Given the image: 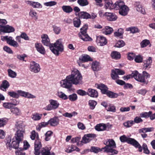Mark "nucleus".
<instances>
[{
  "mask_svg": "<svg viewBox=\"0 0 155 155\" xmlns=\"http://www.w3.org/2000/svg\"><path fill=\"white\" fill-rule=\"evenodd\" d=\"M68 79L72 82L73 84L80 85L83 83V77L80 72L77 69H73L71 74L67 76Z\"/></svg>",
  "mask_w": 155,
  "mask_h": 155,
  "instance_id": "nucleus-1",
  "label": "nucleus"
},
{
  "mask_svg": "<svg viewBox=\"0 0 155 155\" xmlns=\"http://www.w3.org/2000/svg\"><path fill=\"white\" fill-rule=\"evenodd\" d=\"M104 144L106 146L102 148L104 150V152L111 155L117 154L118 152V151L114 149L116 148V146L114 140L112 139H109Z\"/></svg>",
  "mask_w": 155,
  "mask_h": 155,
  "instance_id": "nucleus-2",
  "label": "nucleus"
},
{
  "mask_svg": "<svg viewBox=\"0 0 155 155\" xmlns=\"http://www.w3.org/2000/svg\"><path fill=\"white\" fill-rule=\"evenodd\" d=\"M115 9L119 10V13L122 16L127 15L129 11L128 7L126 5L124 2L119 0L115 3Z\"/></svg>",
  "mask_w": 155,
  "mask_h": 155,
  "instance_id": "nucleus-3",
  "label": "nucleus"
},
{
  "mask_svg": "<svg viewBox=\"0 0 155 155\" xmlns=\"http://www.w3.org/2000/svg\"><path fill=\"white\" fill-rule=\"evenodd\" d=\"M62 40H58L54 44H51L50 48L51 51L57 55L59 54V52H62L64 50V47L62 43Z\"/></svg>",
  "mask_w": 155,
  "mask_h": 155,
  "instance_id": "nucleus-4",
  "label": "nucleus"
},
{
  "mask_svg": "<svg viewBox=\"0 0 155 155\" xmlns=\"http://www.w3.org/2000/svg\"><path fill=\"white\" fill-rule=\"evenodd\" d=\"M17 131L15 134V139L18 142L22 143L23 139V133L24 132V129L21 124H17L16 125Z\"/></svg>",
  "mask_w": 155,
  "mask_h": 155,
  "instance_id": "nucleus-5",
  "label": "nucleus"
},
{
  "mask_svg": "<svg viewBox=\"0 0 155 155\" xmlns=\"http://www.w3.org/2000/svg\"><path fill=\"white\" fill-rule=\"evenodd\" d=\"M87 25L86 24L84 25L81 28V31L78 34V35L80 38L85 41H88L91 40V38L88 36L87 33Z\"/></svg>",
  "mask_w": 155,
  "mask_h": 155,
  "instance_id": "nucleus-6",
  "label": "nucleus"
},
{
  "mask_svg": "<svg viewBox=\"0 0 155 155\" xmlns=\"http://www.w3.org/2000/svg\"><path fill=\"white\" fill-rule=\"evenodd\" d=\"M49 104L44 108V109L47 111L56 110L58 108L60 105L57 101L53 99L49 100Z\"/></svg>",
  "mask_w": 155,
  "mask_h": 155,
  "instance_id": "nucleus-7",
  "label": "nucleus"
},
{
  "mask_svg": "<svg viewBox=\"0 0 155 155\" xmlns=\"http://www.w3.org/2000/svg\"><path fill=\"white\" fill-rule=\"evenodd\" d=\"M11 138L10 137H8L7 138L6 140V145L7 148H9L10 150L13 148L15 149H18L19 145L21 143L20 142H18L16 140H13L12 143L11 144Z\"/></svg>",
  "mask_w": 155,
  "mask_h": 155,
  "instance_id": "nucleus-8",
  "label": "nucleus"
},
{
  "mask_svg": "<svg viewBox=\"0 0 155 155\" xmlns=\"http://www.w3.org/2000/svg\"><path fill=\"white\" fill-rule=\"evenodd\" d=\"M67 76L65 79L61 81L60 82L61 87L63 88L67 89L69 91H71L72 90V84L71 81L69 80Z\"/></svg>",
  "mask_w": 155,
  "mask_h": 155,
  "instance_id": "nucleus-9",
  "label": "nucleus"
},
{
  "mask_svg": "<svg viewBox=\"0 0 155 155\" xmlns=\"http://www.w3.org/2000/svg\"><path fill=\"white\" fill-rule=\"evenodd\" d=\"M41 69L40 65L34 61H31L30 64V70L35 73H37L40 71Z\"/></svg>",
  "mask_w": 155,
  "mask_h": 155,
  "instance_id": "nucleus-10",
  "label": "nucleus"
},
{
  "mask_svg": "<svg viewBox=\"0 0 155 155\" xmlns=\"http://www.w3.org/2000/svg\"><path fill=\"white\" fill-rule=\"evenodd\" d=\"M17 92L19 95L22 97L28 99H34L36 98V96L28 92H25L21 90H18Z\"/></svg>",
  "mask_w": 155,
  "mask_h": 155,
  "instance_id": "nucleus-11",
  "label": "nucleus"
},
{
  "mask_svg": "<svg viewBox=\"0 0 155 155\" xmlns=\"http://www.w3.org/2000/svg\"><path fill=\"white\" fill-rule=\"evenodd\" d=\"M104 16H105L106 19L109 21H114L117 19L116 15L113 13L106 12Z\"/></svg>",
  "mask_w": 155,
  "mask_h": 155,
  "instance_id": "nucleus-12",
  "label": "nucleus"
},
{
  "mask_svg": "<svg viewBox=\"0 0 155 155\" xmlns=\"http://www.w3.org/2000/svg\"><path fill=\"white\" fill-rule=\"evenodd\" d=\"M130 75L131 77L134 78L136 80L140 82L145 81L143 78L141 77V74H139L137 71H133Z\"/></svg>",
  "mask_w": 155,
  "mask_h": 155,
  "instance_id": "nucleus-13",
  "label": "nucleus"
},
{
  "mask_svg": "<svg viewBox=\"0 0 155 155\" xmlns=\"http://www.w3.org/2000/svg\"><path fill=\"white\" fill-rule=\"evenodd\" d=\"M96 137V135L94 134H88L85 135L83 137L81 142L83 143H86L89 142L92 138Z\"/></svg>",
  "mask_w": 155,
  "mask_h": 155,
  "instance_id": "nucleus-14",
  "label": "nucleus"
},
{
  "mask_svg": "<svg viewBox=\"0 0 155 155\" xmlns=\"http://www.w3.org/2000/svg\"><path fill=\"white\" fill-rule=\"evenodd\" d=\"M42 145L40 140H36L35 143V155H39L40 153V149Z\"/></svg>",
  "mask_w": 155,
  "mask_h": 155,
  "instance_id": "nucleus-15",
  "label": "nucleus"
},
{
  "mask_svg": "<svg viewBox=\"0 0 155 155\" xmlns=\"http://www.w3.org/2000/svg\"><path fill=\"white\" fill-rule=\"evenodd\" d=\"M96 42L98 45L103 46L107 43L106 38L104 37L99 36L97 37Z\"/></svg>",
  "mask_w": 155,
  "mask_h": 155,
  "instance_id": "nucleus-16",
  "label": "nucleus"
},
{
  "mask_svg": "<svg viewBox=\"0 0 155 155\" xmlns=\"http://www.w3.org/2000/svg\"><path fill=\"white\" fill-rule=\"evenodd\" d=\"M4 25H3L2 27H0V31L5 33H10L15 31V29L13 27L8 25L6 26Z\"/></svg>",
  "mask_w": 155,
  "mask_h": 155,
  "instance_id": "nucleus-17",
  "label": "nucleus"
},
{
  "mask_svg": "<svg viewBox=\"0 0 155 155\" xmlns=\"http://www.w3.org/2000/svg\"><path fill=\"white\" fill-rule=\"evenodd\" d=\"M35 47L37 51L43 55L45 53L46 51L45 48L41 43H35Z\"/></svg>",
  "mask_w": 155,
  "mask_h": 155,
  "instance_id": "nucleus-18",
  "label": "nucleus"
},
{
  "mask_svg": "<svg viewBox=\"0 0 155 155\" xmlns=\"http://www.w3.org/2000/svg\"><path fill=\"white\" fill-rule=\"evenodd\" d=\"M42 39V42L45 45L50 47L51 45L50 43V40L48 35L46 34H43L41 35Z\"/></svg>",
  "mask_w": 155,
  "mask_h": 155,
  "instance_id": "nucleus-19",
  "label": "nucleus"
},
{
  "mask_svg": "<svg viewBox=\"0 0 155 155\" xmlns=\"http://www.w3.org/2000/svg\"><path fill=\"white\" fill-rule=\"evenodd\" d=\"M25 2L28 5L32 6L35 8H41L42 7V5L37 2H33L30 1H26Z\"/></svg>",
  "mask_w": 155,
  "mask_h": 155,
  "instance_id": "nucleus-20",
  "label": "nucleus"
},
{
  "mask_svg": "<svg viewBox=\"0 0 155 155\" xmlns=\"http://www.w3.org/2000/svg\"><path fill=\"white\" fill-rule=\"evenodd\" d=\"M49 124L52 126H56L59 124V120L57 117H55L50 119L48 121Z\"/></svg>",
  "mask_w": 155,
  "mask_h": 155,
  "instance_id": "nucleus-21",
  "label": "nucleus"
},
{
  "mask_svg": "<svg viewBox=\"0 0 155 155\" xmlns=\"http://www.w3.org/2000/svg\"><path fill=\"white\" fill-rule=\"evenodd\" d=\"M87 94L93 97H97L98 96V93L96 90L89 88L88 89Z\"/></svg>",
  "mask_w": 155,
  "mask_h": 155,
  "instance_id": "nucleus-22",
  "label": "nucleus"
},
{
  "mask_svg": "<svg viewBox=\"0 0 155 155\" xmlns=\"http://www.w3.org/2000/svg\"><path fill=\"white\" fill-rule=\"evenodd\" d=\"M135 7L136 10L139 12H140L143 14H144L145 13V9L143 8L141 5L140 2H136L135 4Z\"/></svg>",
  "mask_w": 155,
  "mask_h": 155,
  "instance_id": "nucleus-23",
  "label": "nucleus"
},
{
  "mask_svg": "<svg viewBox=\"0 0 155 155\" xmlns=\"http://www.w3.org/2000/svg\"><path fill=\"white\" fill-rule=\"evenodd\" d=\"M79 18L88 19L90 18V14L85 12H81L78 13Z\"/></svg>",
  "mask_w": 155,
  "mask_h": 155,
  "instance_id": "nucleus-24",
  "label": "nucleus"
},
{
  "mask_svg": "<svg viewBox=\"0 0 155 155\" xmlns=\"http://www.w3.org/2000/svg\"><path fill=\"white\" fill-rule=\"evenodd\" d=\"M7 43L15 48L19 46L17 42L15 41L13 39V38L11 36H10V38L8 39Z\"/></svg>",
  "mask_w": 155,
  "mask_h": 155,
  "instance_id": "nucleus-25",
  "label": "nucleus"
},
{
  "mask_svg": "<svg viewBox=\"0 0 155 155\" xmlns=\"http://www.w3.org/2000/svg\"><path fill=\"white\" fill-rule=\"evenodd\" d=\"M107 126L105 124L101 123L98 124L95 127V129L98 131H102L106 130Z\"/></svg>",
  "mask_w": 155,
  "mask_h": 155,
  "instance_id": "nucleus-26",
  "label": "nucleus"
},
{
  "mask_svg": "<svg viewBox=\"0 0 155 155\" xmlns=\"http://www.w3.org/2000/svg\"><path fill=\"white\" fill-rule=\"evenodd\" d=\"M110 56L112 59L115 60H118L121 57L120 53L115 51H113L111 53Z\"/></svg>",
  "mask_w": 155,
  "mask_h": 155,
  "instance_id": "nucleus-27",
  "label": "nucleus"
},
{
  "mask_svg": "<svg viewBox=\"0 0 155 155\" xmlns=\"http://www.w3.org/2000/svg\"><path fill=\"white\" fill-rule=\"evenodd\" d=\"M11 112L16 116H19L21 114V111L17 107L12 108L10 110Z\"/></svg>",
  "mask_w": 155,
  "mask_h": 155,
  "instance_id": "nucleus-28",
  "label": "nucleus"
},
{
  "mask_svg": "<svg viewBox=\"0 0 155 155\" xmlns=\"http://www.w3.org/2000/svg\"><path fill=\"white\" fill-rule=\"evenodd\" d=\"M61 8L63 11L67 13H69L73 10L72 8L69 5H63Z\"/></svg>",
  "mask_w": 155,
  "mask_h": 155,
  "instance_id": "nucleus-29",
  "label": "nucleus"
},
{
  "mask_svg": "<svg viewBox=\"0 0 155 155\" xmlns=\"http://www.w3.org/2000/svg\"><path fill=\"white\" fill-rule=\"evenodd\" d=\"M97 87L101 90L102 93L103 94L108 89V88L103 84H97Z\"/></svg>",
  "mask_w": 155,
  "mask_h": 155,
  "instance_id": "nucleus-30",
  "label": "nucleus"
},
{
  "mask_svg": "<svg viewBox=\"0 0 155 155\" xmlns=\"http://www.w3.org/2000/svg\"><path fill=\"white\" fill-rule=\"evenodd\" d=\"M79 60L82 62H85L92 61L91 57L88 55L85 54L81 56L79 58Z\"/></svg>",
  "mask_w": 155,
  "mask_h": 155,
  "instance_id": "nucleus-31",
  "label": "nucleus"
},
{
  "mask_svg": "<svg viewBox=\"0 0 155 155\" xmlns=\"http://www.w3.org/2000/svg\"><path fill=\"white\" fill-rule=\"evenodd\" d=\"M42 116V115L38 113H35L33 114L31 118L32 120L35 121H37L40 120Z\"/></svg>",
  "mask_w": 155,
  "mask_h": 155,
  "instance_id": "nucleus-32",
  "label": "nucleus"
},
{
  "mask_svg": "<svg viewBox=\"0 0 155 155\" xmlns=\"http://www.w3.org/2000/svg\"><path fill=\"white\" fill-rule=\"evenodd\" d=\"M16 102L15 103H12L10 102L4 103L3 104V106L6 108L11 109L13 105H16L18 104V102L17 101H15Z\"/></svg>",
  "mask_w": 155,
  "mask_h": 155,
  "instance_id": "nucleus-33",
  "label": "nucleus"
},
{
  "mask_svg": "<svg viewBox=\"0 0 155 155\" xmlns=\"http://www.w3.org/2000/svg\"><path fill=\"white\" fill-rule=\"evenodd\" d=\"M51 147H45L41 149V155H49L50 153Z\"/></svg>",
  "mask_w": 155,
  "mask_h": 155,
  "instance_id": "nucleus-34",
  "label": "nucleus"
},
{
  "mask_svg": "<svg viewBox=\"0 0 155 155\" xmlns=\"http://www.w3.org/2000/svg\"><path fill=\"white\" fill-rule=\"evenodd\" d=\"M104 94H106L109 97L111 98H116L118 96L117 94L109 91L108 90Z\"/></svg>",
  "mask_w": 155,
  "mask_h": 155,
  "instance_id": "nucleus-35",
  "label": "nucleus"
},
{
  "mask_svg": "<svg viewBox=\"0 0 155 155\" xmlns=\"http://www.w3.org/2000/svg\"><path fill=\"white\" fill-rule=\"evenodd\" d=\"M91 67L94 71L99 70L100 68L99 62L96 61L93 62Z\"/></svg>",
  "mask_w": 155,
  "mask_h": 155,
  "instance_id": "nucleus-36",
  "label": "nucleus"
},
{
  "mask_svg": "<svg viewBox=\"0 0 155 155\" xmlns=\"http://www.w3.org/2000/svg\"><path fill=\"white\" fill-rule=\"evenodd\" d=\"M9 86L8 82L6 80L4 81L0 86L1 89L3 91H6V89Z\"/></svg>",
  "mask_w": 155,
  "mask_h": 155,
  "instance_id": "nucleus-37",
  "label": "nucleus"
},
{
  "mask_svg": "<svg viewBox=\"0 0 155 155\" xmlns=\"http://www.w3.org/2000/svg\"><path fill=\"white\" fill-rule=\"evenodd\" d=\"M113 28L109 26H107L105 27L104 29L103 30V33L106 35H108L110 34L113 31Z\"/></svg>",
  "mask_w": 155,
  "mask_h": 155,
  "instance_id": "nucleus-38",
  "label": "nucleus"
},
{
  "mask_svg": "<svg viewBox=\"0 0 155 155\" xmlns=\"http://www.w3.org/2000/svg\"><path fill=\"white\" fill-rule=\"evenodd\" d=\"M153 127H145L140 129L139 130V133H144L147 132H150L154 130Z\"/></svg>",
  "mask_w": 155,
  "mask_h": 155,
  "instance_id": "nucleus-39",
  "label": "nucleus"
},
{
  "mask_svg": "<svg viewBox=\"0 0 155 155\" xmlns=\"http://www.w3.org/2000/svg\"><path fill=\"white\" fill-rule=\"evenodd\" d=\"M105 7L106 9H115V4H113L112 1L108 2L106 3Z\"/></svg>",
  "mask_w": 155,
  "mask_h": 155,
  "instance_id": "nucleus-40",
  "label": "nucleus"
},
{
  "mask_svg": "<svg viewBox=\"0 0 155 155\" xmlns=\"http://www.w3.org/2000/svg\"><path fill=\"white\" fill-rule=\"evenodd\" d=\"M124 33V30L122 28H120L118 30L114 32V34L115 37H121Z\"/></svg>",
  "mask_w": 155,
  "mask_h": 155,
  "instance_id": "nucleus-41",
  "label": "nucleus"
},
{
  "mask_svg": "<svg viewBox=\"0 0 155 155\" xmlns=\"http://www.w3.org/2000/svg\"><path fill=\"white\" fill-rule=\"evenodd\" d=\"M143 74H141V77H143L145 81L144 82H142V83H143L147 84L148 83V81H147L145 79H147L150 78V75L148 73L145 71H143L142 73Z\"/></svg>",
  "mask_w": 155,
  "mask_h": 155,
  "instance_id": "nucleus-42",
  "label": "nucleus"
},
{
  "mask_svg": "<svg viewBox=\"0 0 155 155\" xmlns=\"http://www.w3.org/2000/svg\"><path fill=\"white\" fill-rule=\"evenodd\" d=\"M73 23L75 27L79 28L80 25L81 21L79 18H75L73 19Z\"/></svg>",
  "mask_w": 155,
  "mask_h": 155,
  "instance_id": "nucleus-43",
  "label": "nucleus"
},
{
  "mask_svg": "<svg viewBox=\"0 0 155 155\" xmlns=\"http://www.w3.org/2000/svg\"><path fill=\"white\" fill-rule=\"evenodd\" d=\"M77 2L80 6L82 7L87 6L89 4L87 0H78Z\"/></svg>",
  "mask_w": 155,
  "mask_h": 155,
  "instance_id": "nucleus-44",
  "label": "nucleus"
},
{
  "mask_svg": "<svg viewBox=\"0 0 155 155\" xmlns=\"http://www.w3.org/2000/svg\"><path fill=\"white\" fill-rule=\"evenodd\" d=\"M130 138L127 137L125 135H122L120 137V139L122 142H127L128 143H129Z\"/></svg>",
  "mask_w": 155,
  "mask_h": 155,
  "instance_id": "nucleus-45",
  "label": "nucleus"
},
{
  "mask_svg": "<svg viewBox=\"0 0 155 155\" xmlns=\"http://www.w3.org/2000/svg\"><path fill=\"white\" fill-rule=\"evenodd\" d=\"M57 95L59 97L63 100H65L68 98L67 96L61 91H58Z\"/></svg>",
  "mask_w": 155,
  "mask_h": 155,
  "instance_id": "nucleus-46",
  "label": "nucleus"
},
{
  "mask_svg": "<svg viewBox=\"0 0 155 155\" xmlns=\"http://www.w3.org/2000/svg\"><path fill=\"white\" fill-rule=\"evenodd\" d=\"M106 110L108 111L111 112H115L116 111V108L115 106L112 104H110L108 106Z\"/></svg>",
  "mask_w": 155,
  "mask_h": 155,
  "instance_id": "nucleus-47",
  "label": "nucleus"
},
{
  "mask_svg": "<svg viewBox=\"0 0 155 155\" xmlns=\"http://www.w3.org/2000/svg\"><path fill=\"white\" fill-rule=\"evenodd\" d=\"M152 62V58L150 57L144 63V66L146 68H150V66Z\"/></svg>",
  "mask_w": 155,
  "mask_h": 155,
  "instance_id": "nucleus-48",
  "label": "nucleus"
},
{
  "mask_svg": "<svg viewBox=\"0 0 155 155\" xmlns=\"http://www.w3.org/2000/svg\"><path fill=\"white\" fill-rule=\"evenodd\" d=\"M130 140V141L129 144L132 145L135 148L138 147V146L140 144L139 143L134 139L131 138Z\"/></svg>",
  "mask_w": 155,
  "mask_h": 155,
  "instance_id": "nucleus-49",
  "label": "nucleus"
},
{
  "mask_svg": "<svg viewBox=\"0 0 155 155\" xmlns=\"http://www.w3.org/2000/svg\"><path fill=\"white\" fill-rule=\"evenodd\" d=\"M29 15L32 18H34L36 19H38L37 13L33 9L30 10L29 13Z\"/></svg>",
  "mask_w": 155,
  "mask_h": 155,
  "instance_id": "nucleus-50",
  "label": "nucleus"
},
{
  "mask_svg": "<svg viewBox=\"0 0 155 155\" xmlns=\"http://www.w3.org/2000/svg\"><path fill=\"white\" fill-rule=\"evenodd\" d=\"M125 45V43L124 41L122 40H119L116 43L115 47L120 48L123 47Z\"/></svg>",
  "mask_w": 155,
  "mask_h": 155,
  "instance_id": "nucleus-51",
  "label": "nucleus"
},
{
  "mask_svg": "<svg viewBox=\"0 0 155 155\" xmlns=\"http://www.w3.org/2000/svg\"><path fill=\"white\" fill-rule=\"evenodd\" d=\"M150 41L149 40L147 39H144L141 42V47L142 48H144L146 47L150 44Z\"/></svg>",
  "mask_w": 155,
  "mask_h": 155,
  "instance_id": "nucleus-52",
  "label": "nucleus"
},
{
  "mask_svg": "<svg viewBox=\"0 0 155 155\" xmlns=\"http://www.w3.org/2000/svg\"><path fill=\"white\" fill-rule=\"evenodd\" d=\"M8 72L9 76L12 78H15L17 75L16 73L11 69H8Z\"/></svg>",
  "mask_w": 155,
  "mask_h": 155,
  "instance_id": "nucleus-53",
  "label": "nucleus"
},
{
  "mask_svg": "<svg viewBox=\"0 0 155 155\" xmlns=\"http://www.w3.org/2000/svg\"><path fill=\"white\" fill-rule=\"evenodd\" d=\"M152 114V112L149 111L148 112H142L140 114V116L141 117L147 118L150 117V115Z\"/></svg>",
  "mask_w": 155,
  "mask_h": 155,
  "instance_id": "nucleus-54",
  "label": "nucleus"
},
{
  "mask_svg": "<svg viewBox=\"0 0 155 155\" xmlns=\"http://www.w3.org/2000/svg\"><path fill=\"white\" fill-rule=\"evenodd\" d=\"M8 94L11 97L15 98H18L19 96L18 93L13 91H9L8 92Z\"/></svg>",
  "mask_w": 155,
  "mask_h": 155,
  "instance_id": "nucleus-55",
  "label": "nucleus"
},
{
  "mask_svg": "<svg viewBox=\"0 0 155 155\" xmlns=\"http://www.w3.org/2000/svg\"><path fill=\"white\" fill-rule=\"evenodd\" d=\"M77 113L76 112L74 111L71 113H69L68 112H66L64 114H63V116L66 117L68 118H71L73 116H74L75 115H77Z\"/></svg>",
  "mask_w": 155,
  "mask_h": 155,
  "instance_id": "nucleus-56",
  "label": "nucleus"
},
{
  "mask_svg": "<svg viewBox=\"0 0 155 155\" xmlns=\"http://www.w3.org/2000/svg\"><path fill=\"white\" fill-rule=\"evenodd\" d=\"M53 133V132L51 131H48L45 134V140L46 141H48L50 139Z\"/></svg>",
  "mask_w": 155,
  "mask_h": 155,
  "instance_id": "nucleus-57",
  "label": "nucleus"
},
{
  "mask_svg": "<svg viewBox=\"0 0 155 155\" xmlns=\"http://www.w3.org/2000/svg\"><path fill=\"white\" fill-rule=\"evenodd\" d=\"M97 104L96 101L94 100H90L89 101V104L90 108L92 109H93L94 108Z\"/></svg>",
  "mask_w": 155,
  "mask_h": 155,
  "instance_id": "nucleus-58",
  "label": "nucleus"
},
{
  "mask_svg": "<svg viewBox=\"0 0 155 155\" xmlns=\"http://www.w3.org/2000/svg\"><path fill=\"white\" fill-rule=\"evenodd\" d=\"M134 123L133 120H128L124 123V126L127 127H131L134 124Z\"/></svg>",
  "mask_w": 155,
  "mask_h": 155,
  "instance_id": "nucleus-59",
  "label": "nucleus"
},
{
  "mask_svg": "<svg viewBox=\"0 0 155 155\" xmlns=\"http://www.w3.org/2000/svg\"><path fill=\"white\" fill-rule=\"evenodd\" d=\"M69 151H68V153H71L74 151H76L78 152L80 151V149L76 146L74 145H72L71 147V149L68 150Z\"/></svg>",
  "mask_w": 155,
  "mask_h": 155,
  "instance_id": "nucleus-60",
  "label": "nucleus"
},
{
  "mask_svg": "<svg viewBox=\"0 0 155 155\" xmlns=\"http://www.w3.org/2000/svg\"><path fill=\"white\" fill-rule=\"evenodd\" d=\"M38 137V134L36 133L35 130H33L31 132L30 138L32 140H34L35 139V138Z\"/></svg>",
  "mask_w": 155,
  "mask_h": 155,
  "instance_id": "nucleus-61",
  "label": "nucleus"
},
{
  "mask_svg": "<svg viewBox=\"0 0 155 155\" xmlns=\"http://www.w3.org/2000/svg\"><path fill=\"white\" fill-rule=\"evenodd\" d=\"M143 149V153L147 154H149L150 151L148 149L147 144L145 143H143L142 145Z\"/></svg>",
  "mask_w": 155,
  "mask_h": 155,
  "instance_id": "nucleus-62",
  "label": "nucleus"
},
{
  "mask_svg": "<svg viewBox=\"0 0 155 155\" xmlns=\"http://www.w3.org/2000/svg\"><path fill=\"white\" fill-rule=\"evenodd\" d=\"M118 75L117 74L116 72L114 70L112 71V73L111 74V77L112 79L116 80L119 78Z\"/></svg>",
  "mask_w": 155,
  "mask_h": 155,
  "instance_id": "nucleus-63",
  "label": "nucleus"
},
{
  "mask_svg": "<svg viewBox=\"0 0 155 155\" xmlns=\"http://www.w3.org/2000/svg\"><path fill=\"white\" fill-rule=\"evenodd\" d=\"M69 99L71 101H74L77 99V96L76 94H73L69 96Z\"/></svg>",
  "mask_w": 155,
  "mask_h": 155,
  "instance_id": "nucleus-64",
  "label": "nucleus"
}]
</instances>
